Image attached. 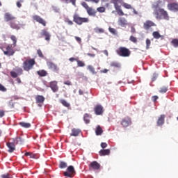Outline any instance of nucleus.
<instances>
[{"instance_id":"44","label":"nucleus","mask_w":178,"mask_h":178,"mask_svg":"<svg viewBox=\"0 0 178 178\" xmlns=\"http://www.w3.org/2000/svg\"><path fill=\"white\" fill-rule=\"evenodd\" d=\"M167 91H168V87L163 86L160 88L159 92H161V94H165V92H166Z\"/></svg>"},{"instance_id":"36","label":"nucleus","mask_w":178,"mask_h":178,"mask_svg":"<svg viewBox=\"0 0 178 178\" xmlns=\"http://www.w3.org/2000/svg\"><path fill=\"white\" fill-rule=\"evenodd\" d=\"M171 44L174 48H178V39L177 38L172 39L171 41Z\"/></svg>"},{"instance_id":"61","label":"nucleus","mask_w":178,"mask_h":178,"mask_svg":"<svg viewBox=\"0 0 178 178\" xmlns=\"http://www.w3.org/2000/svg\"><path fill=\"white\" fill-rule=\"evenodd\" d=\"M87 55H88V56H90V58H95V54H94L88 53Z\"/></svg>"},{"instance_id":"47","label":"nucleus","mask_w":178,"mask_h":178,"mask_svg":"<svg viewBox=\"0 0 178 178\" xmlns=\"http://www.w3.org/2000/svg\"><path fill=\"white\" fill-rule=\"evenodd\" d=\"M0 91H1L2 92H6V91H8V89L5 86H3L2 83H0Z\"/></svg>"},{"instance_id":"1","label":"nucleus","mask_w":178,"mask_h":178,"mask_svg":"<svg viewBox=\"0 0 178 178\" xmlns=\"http://www.w3.org/2000/svg\"><path fill=\"white\" fill-rule=\"evenodd\" d=\"M165 6V2L159 0L152 4V8L154 9L153 11V15L155 16L157 20H167L169 21L170 17H169V13L165 9L162 8Z\"/></svg>"},{"instance_id":"45","label":"nucleus","mask_w":178,"mask_h":178,"mask_svg":"<svg viewBox=\"0 0 178 178\" xmlns=\"http://www.w3.org/2000/svg\"><path fill=\"white\" fill-rule=\"evenodd\" d=\"M1 178H13L12 175L9 173H6L1 175Z\"/></svg>"},{"instance_id":"11","label":"nucleus","mask_w":178,"mask_h":178,"mask_svg":"<svg viewBox=\"0 0 178 178\" xmlns=\"http://www.w3.org/2000/svg\"><path fill=\"white\" fill-rule=\"evenodd\" d=\"M156 26V24L151 20H147L143 24V29L145 30H149L151 27H155Z\"/></svg>"},{"instance_id":"54","label":"nucleus","mask_w":178,"mask_h":178,"mask_svg":"<svg viewBox=\"0 0 178 178\" xmlns=\"http://www.w3.org/2000/svg\"><path fill=\"white\" fill-rule=\"evenodd\" d=\"M65 22L67 23V24H69L70 26H73V21L69 19H66Z\"/></svg>"},{"instance_id":"15","label":"nucleus","mask_w":178,"mask_h":178,"mask_svg":"<svg viewBox=\"0 0 178 178\" xmlns=\"http://www.w3.org/2000/svg\"><path fill=\"white\" fill-rule=\"evenodd\" d=\"M131 124V119L129 117H125L121 120L122 127H129Z\"/></svg>"},{"instance_id":"26","label":"nucleus","mask_w":178,"mask_h":178,"mask_svg":"<svg viewBox=\"0 0 178 178\" xmlns=\"http://www.w3.org/2000/svg\"><path fill=\"white\" fill-rule=\"evenodd\" d=\"M165 123V115H161L157 120V126H163Z\"/></svg>"},{"instance_id":"35","label":"nucleus","mask_w":178,"mask_h":178,"mask_svg":"<svg viewBox=\"0 0 178 178\" xmlns=\"http://www.w3.org/2000/svg\"><path fill=\"white\" fill-rule=\"evenodd\" d=\"M87 69L92 74H97V72H95V68H94V67L92 65H88Z\"/></svg>"},{"instance_id":"33","label":"nucleus","mask_w":178,"mask_h":178,"mask_svg":"<svg viewBox=\"0 0 178 178\" xmlns=\"http://www.w3.org/2000/svg\"><path fill=\"white\" fill-rule=\"evenodd\" d=\"M152 36L156 40H159V38H161L162 37V35H161V33H159L158 31H154L152 33Z\"/></svg>"},{"instance_id":"46","label":"nucleus","mask_w":178,"mask_h":178,"mask_svg":"<svg viewBox=\"0 0 178 178\" xmlns=\"http://www.w3.org/2000/svg\"><path fill=\"white\" fill-rule=\"evenodd\" d=\"M108 31L110 33H111V34H113L114 35H116L117 34V31L116 29H115V28H108Z\"/></svg>"},{"instance_id":"28","label":"nucleus","mask_w":178,"mask_h":178,"mask_svg":"<svg viewBox=\"0 0 178 178\" xmlns=\"http://www.w3.org/2000/svg\"><path fill=\"white\" fill-rule=\"evenodd\" d=\"M37 74L40 76V77H45L48 74V72L44 70H41L39 71H37Z\"/></svg>"},{"instance_id":"16","label":"nucleus","mask_w":178,"mask_h":178,"mask_svg":"<svg viewBox=\"0 0 178 178\" xmlns=\"http://www.w3.org/2000/svg\"><path fill=\"white\" fill-rule=\"evenodd\" d=\"M47 65L50 70H53V72H59V67L52 61H48Z\"/></svg>"},{"instance_id":"58","label":"nucleus","mask_w":178,"mask_h":178,"mask_svg":"<svg viewBox=\"0 0 178 178\" xmlns=\"http://www.w3.org/2000/svg\"><path fill=\"white\" fill-rule=\"evenodd\" d=\"M64 84L65 86H72V82L70 81H64Z\"/></svg>"},{"instance_id":"19","label":"nucleus","mask_w":178,"mask_h":178,"mask_svg":"<svg viewBox=\"0 0 178 178\" xmlns=\"http://www.w3.org/2000/svg\"><path fill=\"white\" fill-rule=\"evenodd\" d=\"M94 111L95 115H102L104 113V107L102 105L98 104L95 106Z\"/></svg>"},{"instance_id":"59","label":"nucleus","mask_w":178,"mask_h":178,"mask_svg":"<svg viewBox=\"0 0 178 178\" xmlns=\"http://www.w3.org/2000/svg\"><path fill=\"white\" fill-rule=\"evenodd\" d=\"M131 33H132V34L136 33V28H134V26L131 27Z\"/></svg>"},{"instance_id":"52","label":"nucleus","mask_w":178,"mask_h":178,"mask_svg":"<svg viewBox=\"0 0 178 178\" xmlns=\"http://www.w3.org/2000/svg\"><path fill=\"white\" fill-rule=\"evenodd\" d=\"M85 2H92L94 3H99V0H83Z\"/></svg>"},{"instance_id":"18","label":"nucleus","mask_w":178,"mask_h":178,"mask_svg":"<svg viewBox=\"0 0 178 178\" xmlns=\"http://www.w3.org/2000/svg\"><path fill=\"white\" fill-rule=\"evenodd\" d=\"M101 165L97 161H92L89 165L90 170H99Z\"/></svg>"},{"instance_id":"57","label":"nucleus","mask_w":178,"mask_h":178,"mask_svg":"<svg viewBox=\"0 0 178 178\" xmlns=\"http://www.w3.org/2000/svg\"><path fill=\"white\" fill-rule=\"evenodd\" d=\"M101 147L102 148H106V147H108V144L106 143H102Z\"/></svg>"},{"instance_id":"6","label":"nucleus","mask_w":178,"mask_h":178,"mask_svg":"<svg viewBox=\"0 0 178 178\" xmlns=\"http://www.w3.org/2000/svg\"><path fill=\"white\" fill-rule=\"evenodd\" d=\"M73 22H74V23L79 26H81L83 23H88L89 19L87 17H81L79 15V14L75 13L73 15Z\"/></svg>"},{"instance_id":"64","label":"nucleus","mask_w":178,"mask_h":178,"mask_svg":"<svg viewBox=\"0 0 178 178\" xmlns=\"http://www.w3.org/2000/svg\"><path fill=\"white\" fill-rule=\"evenodd\" d=\"M17 8H22V3L20 1H17Z\"/></svg>"},{"instance_id":"38","label":"nucleus","mask_w":178,"mask_h":178,"mask_svg":"<svg viewBox=\"0 0 178 178\" xmlns=\"http://www.w3.org/2000/svg\"><path fill=\"white\" fill-rule=\"evenodd\" d=\"M76 63L78 67H84V66H86V63H84V61L80 60L79 58L76 60Z\"/></svg>"},{"instance_id":"23","label":"nucleus","mask_w":178,"mask_h":178,"mask_svg":"<svg viewBox=\"0 0 178 178\" xmlns=\"http://www.w3.org/2000/svg\"><path fill=\"white\" fill-rule=\"evenodd\" d=\"M99 154L100 156H105L106 155H111V149H101L99 152Z\"/></svg>"},{"instance_id":"30","label":"nucleus","mask_w":178,"mask_h":178,"mask_svg":"<svg viewBox=\"0 0 178 178\" xmlns=\"http://www.w3.org/2000/svg\"><path fill=\"white\" fill-rule=\"evenodd\" d=\"M104 133V130H102V128L101 126L98 125L95 130V134L96 136H101Z\"/></svg>"},{"instance_id":"31","label":"nucleus","mask_w":178,"mask_h":178,"mask_svg":"<svg viewBox=\"0 0 178 178\" xmlns=\"http://www.w3.org/2000/svg\"><path fill=\"white\" fill-rule=\"evenodd\" d=\"M10 38L13 41V45L15 48V47H17V38L15 36V35H10Z\"/></svg>"},{"instance_id":"34","label":"nucleus","mask_w":178,"mask_h":178,"mask_svg":"<svg viewBox=\"0 0 178 178\" xmlns=\"http://www.w3.org/2000/svg\"><path fill=\"white\" fill-rule=\"evenodd\" d=\"M94 30L95 33H97V34H102L103 33H105V30L102 28L96 27Z\"/></svg>"},{"instance_id":"5","label":"nucleus","mask_w":178,"mask_h":178,"mask_svg":"<svg viewBox=\"0 0 178 178\" xmlns=\"http://www.w3.org/2000/svg\"><path fill=\"white\" fill-rule=\"evenodd\" d=\"M81 5L84 8V9H86L88 16L95 17L97 15V10L92 7H90L86 2L83 1L81 3Z\"/></svg>"},{"instance_id":"51","label":"nucleus","mask_w":178,"mask_h":178,"mask_svg":"<svg viewBox=\"0 0 178 178\" xmlns=\"http://www.w3.org/2000/svg\"><path fill=\"white\" fill-rule=\"evenodd\" d=\"M37 54L40 58H44V54H42L41 49H38Z\"/></svg>"},{"instance_id":"29","label":"nucleus","mask_w":178,"mask_h":178,"mask_svg":"<svg viewBox=\"0 0 178 178\" xmlns=\"http://www.w3.org/2000/svg\"><path fill=\"white\" fill-rule=\"evenodd\" d=\"M19 126H21V127H24V129H29L30 127H31V124L29 123V122H21L19 123Z\"/></svg>"},{"instance_id":"49","label":"nucleus","mask_w":178,"mask_h":178,"mask_svg":"<svg viewBox=\"0 0 178 178\" xmlns=\"http://www.w3.org/2000/svg\"><path fill=\"white\" fill-rule=\"evenodd\" d=\"M129 40L131 41V42H134V44H136V42H137V38L131 35L129 38Z\"/></svg>"},{"instance_id":"41","label":"nucleus","mask_w":178,"mask_h":178,"mask_svg":"<svg viewBox=\"0 0 178 178\" xmlns=\"http://www.w3.org/2000/svg\"><path fill=\"white\" fill-rule=\"evenodd\" d=\"M62 2H65V3H72L73 6H76V0H61Z\"/></svg>"},{"instance_id":"48","label":"nucleus","mask_w":178,"mask_h":178,"mask_svg":"<svg viewBox=\"0 0 178 178\" xmlns=\"http://www.w3.org/2000/svg\"><path fill=\"white\" fill-rule=\"evenodd\" d=\"M122 6L125 8V9H133V7H131V5L127 3H124L122 4Z\"/></svg>"},{"instance_id":"40","label":"nucleus","mask_w":178,"mask_h":178,"mask_svg":"<svg viewBox=\"0 0 178 178\" xmlns=\"http://www.w3.org/2000/svg\"><path fill=\"white\" fill-rule=\"evenodd\" d=\"M110 66L111 67H118V68H119V67H120V63H119L116 61H113L110 63Z\"/></svg>"},{"instance_id":"63","label":"nucleus","mask_w":178,"mask_h":178,"mask_svg":"<svg viewBox=\"0 0 178 178\" xmlns=\"http://www.w3.org/2000/svg\"><path fill=\"white\" fill-rule=\"evenodd\" d=\"M16 81L18 83V84H22V79H20V78H17Z\"/></svg>"},{"instance_id":"14","label":"nucleus","mask_w":178,"mask_h":178,"mask_svg":"<svg viewBox=\"0 0 178 178\" xmlns=\"http://www.w3.org/2000/svg\"><path fill=\"white\" fill-rule=\"evenodd\" d=\"M16 143H15V142H8L6 143V145L8 148V152H9V154H12L13 152H15V151H16Z\"/></svg>"},{"instance_id":"62","label":"nucleus","mask_w":178,"mask_h":178,"mask_svg":"<svg viewBox=\"0 0 178 178\" xmlns=\"http://www.w3.org/2000/svg\"><path fill=\"white\" fill-rule=\"evenodd\" d=\"M108 72H109L108 69H104L103 70H101L100 73H108Z\"/></svg>"},{"instance_id":"37","label":"nucleus","mask_w":178,"mask_h":178,"mask_svg":"<svg viewBox=\"0 0 178 178\" xmlns=\"http://www.w3.org/2000/svg\"><path fill=\"white\" fill-rule=\"evenodd\" d=\"M90 115L88 113H86L83 116V120L86 124H88L90 123Z\"/></svg>"},{"instance_id":"12","label":"nucleus","mask_w":178,"mask_h":178,"mask_svg":"<svg viewBox=\"0 0 178 178\" xmlns=\"http://www.w3.org/2000/svg\"><path fill=\"white\" fill-rule=\"evenodd\" d=\"M49 87L54 92H58L59 91V86H58V81H52L49 83Z\"/></svg>"},{"instance_id":"55","label":"nucleus","mask_w":178,"mask_h":178,"mask_svg":"<svg viewBox=\"0 0 178 178\" xmlns=\"http://www.w3.org/2000/svg\"><path fill=\"white\" fill-rule=\"evenodd\" d=\"M3 116H5V111L0 110V118H3Z\"/></svg>"},{"instance_id":"9","label":"nucleus","mask_w":178,"mask_h":178,"mask_svg":"<svg viewBox=\"0 0 178 178\" xmlns=\"http://www.w3.org/2000/svg\"><path fill=\"white\" fill-rule=\"evenodd\" d=\"M14 70L15 71H11L10 72V74L13 79H16L18 76H22V74H23V69L21 67H16V69Z\"/></svg>"},{"instance_id":"42","label":"nucleus","mask_w":178,"mask_h":178,"mask_svg":"<svg viewBox=\"0 0 178 178\" xmlns=\"http://www.w3.org/2000/svg\"><path fill=\"white\" fill-rule=\"evenodd\" d=\"M59 168L60 169H65V168H67V163L65 161H60V165H59Z\"/></svg>"},{"instance_id":"50","label":"nucleus","mask_w":178,"mask_h":178,"mask_svg":"<svg viewBox=\"0 0 178 178\" xmlns=\"http://www.w3.org/2000/svg\"><path fill=\"white\" fill-rule=\"evenodd\" d=\"M149 45H151V40L149 39L146 40V49H149Z\"/></svg>"},{"instance_id":"2","label":"nucleus","mask_w":178,"mask_h":178,"mask_svg":"<svg viewBox=\"0 0 178 178\" xmlns=\"http://www.w3.org/2000/svg\"><path fill=\"white\" fill-rule=\"evenodd\" d=\"M111 3L114 5L115 11L119 16H124V13L122 10V5H123V0H111Z\"/></svg>"},{"instance_id":"13","label":"nucleus","mask_w":178,"mask_h":178,"mask_svg":"<svg viewBox=\"0 0 178 178\" xmlns=\"http://www.w3.org/2000/svg\"><path fill=\"white\" fill-rule=\"evenodd\" d=\"M33 20L39 23V24H42V26H43L44 27L47 26V22L45 21V19H42L41 17L38 15H33Z\"/></svg>"},{"instance_id":"56","label":"nucleus","mask_w":178,"mask_h":178,"mask_svg":"<svg viewBox=\"0 0 178 178\" xmlns=\"http://www.w3.org/2000/svg\"><path fill=\"white\" fill-rule=\"evenodd\" d=\"M158 96L156 95H154V96H152V100L153 101V102H156V100L158 99Z\"/></svg>"},{"instance_id":"7","label":"nucleus","mask_w":178,"mask_h":178,"mask_svg":"<svg viewBox=\"0 0 178 178\" xmlns=\"http://www.w3.org/2000/svg\"><path fill=\"white\" fill-rule=\"evenodd\" d=\"M63 175L65 177H74V176H76V170H74V167L73 165L68 166L66 171L63 172Z\"/></svg>"},{"instance_id":"4","label":"nucleus","mask_w":178,"mask_h":178,"mask_svg":"<svg viewBox=\"0 0 178 178\" xmlns=\"http://www.w3.org/2000/svg\"><path fill=\"white\" fill-rule=\"evenodd\" d=\"M116 54L119 55V56H122L123 58H129L130 56L131 51L124 47H120L118 49L116 50Z\"/></svg>"},{"instance_id":"20","label":"nucleus","mask_w":178,"mask_h":178,"mask_svg":"<svg viewBox=\"0 0 178 178\" xmlns=\"http://www.w3.org/2000/svg\"><path fill=\"white\" fill-rule=\"evenodd\" d=\"M4 20L10 23V22L16 20V17L13 16L10 13H6L4 14Z\"/></svg>"},{"instance_id":"8","label":"nucleus","mask_w":178,"mask_h":178,"mask_svg":"<svg viewBox=\"0 0 178 178\" xmlns=\"http://www.w3.org/2000/svg\"><path fill=\"white\" fill-rule=\"evenodd\" d=\"M0 49L3 51L4 55L7 56H13L15 55V50L12 47V44L7 45L6 50L3 49V47H0Z\"/></svg>"},{"instance_id":"17","label":"nucleus","mask_w":178,"mask_h":178,"mask_svg":"<svg viewBox=\"0 0 178 178\" xmlns=\"http://www.w3.org/2000/svg\"><path fill=\"white\" fill-rule=\"evenodd\" d=\"M168 10L171 12H178V3H170L167 5Z\"/></svg>"},{"instance_id":"43","label":"nucleus","mask_w":178,"mask_h":178,"mask_svg":"<svg viewBox=\"0 0 178 178\" xmlns=\"http://www.w3.org/2000/svg\"><path fill=\"white\" fill-rule=\"evenodd\" d=\"M106 10L105 7L102 6L97 8V11L99 12V13H104Z\"/></svg>"},{"instance_id":"39","label":"nucleus","mask_w":178,"mask_h":178,"mask_svg":"<svg viewBox=\"0 0 178 178\" xmlns=\"http://www.w3.org/2000/svg\"><path fill=\"white\" fill-rule=\"evenodd\" d=\"M60 103L62 104V105H63V106H65V108H69L70 106V104H69L65 99H60Z\"/></svg>"},{"instance_id":"60","label":"nucleus","mask_w":178,"mask_h":178,"mask_svg":"<svg viewBox=\"0 0 178 178\" xmlns=\"http://www.w3.org/2000/svg\"><path fill=\"white\" fill-rule=\"evenodd\" d=\"M74 38H75L76 41H77V42H81V38L75 36Z\"/></svg>"},{"instance_id":"53","label":"nucleus","mask_w":178,"mask_h":178,"mask_svg":"<svg viewBox=\"0 0 178 178\" xmlns=\"http://www.w3.org/2000/svg\"><path fill=\"white\" fill-rule=\"evenodd\" d=\"M79 59V58H74V57H71L69 58L70 62H77V60Z\"/></svg>"},{"instance_id":"21","label":"nucleus","mask_w":178,"mask_h":178,"mask_svg":"<svg viewBox=\"0 0 178 178\" xmlns=\"http://www.w3.org/2000/svg\"><path fill=\"white\" fill-rule=\"evenodd\" d=\"M41 37H44L46 41H51V33L45 29H42L40 33Z\"/></svg>"},{"instance_id":"24","label":"nucleus","mask_w":178,"mask_h":178,"mask_svg":"<svg viewBox=\"0 0 178 178\" xmlns=\"http://www.w3.org/2000/svg\"><path fill=\"white\" fill-rule=\"evenodd\" d=\"M80 133H81V130L74 128L72 129V133L70 134V136L73 137H77V136H79Z\"/></svg>"},{"instance_id":"32","label":"nucleus","mask_w":178,"mask_h":178,"mask_svg":"<svg viewBox=\"0 0 178 178\" xmlns=\"http://www.w3.org/2000/svg\"><path fill=\"white\" fill-rule=\"evenodd\" d=\"M25 156H29V158H32L33 159H37V154L31 152H26Z\"/></svg>"},{"instance_id":"10","label":"nucleus","mask_w":178,"mask_h":178,"mask_svg":"<svg viewBox=\"0 0 178 178\" xmlns=\"http://www.w3.org/2000/svg\"><path fill=\"white\" fill-rule=\"evenodd\" d=\"M9 26L13 30H20V29H22V24H20V22L15 19L9 22Z\"/></svg>"},{"instance_id":"22","label":"nucleus","mask_w":178,"mask_h":178,"mask_svg":"<svg viewBox=\"0 0 178 178\" xmlns=\"http://www.w3.org/2000/svg\"><path fill=\"white\" fill-rule=\"evenodd\" d=\"M13 142L15 145L19 144V145H22L24 144V139L22 138L21 137H17L13 139Z\"/></svg>"},{"instance_id":"3","label":"nucleus","mask_w":178,"mask_h":178,"mask_svg":"<svg viewBox=\"0 0 178 178\" xmlns=\"http://www.w3.org/2000/svg\"><path fill=\"white\" fill-rule=\"evenodd\" d=\"M35 65V60L34 58H31L29 60H26L23 63L22 67L25 72H30Z\"/></svg>"},{"instance_id":"27","label":"nucleus","mask_w":178,"mask_h":178,"mask_svg":"<svg viewBox=\"0 0 178 178\" xmlns=\"http://www.w3.org/2000/svg\"><path fill=\"white\" fill-rule=\"evenodd\" d=\"M35 101L37 104H44V101H45V97L42 95H37L35 97Z\"/></svg>"},{"instance_id":"25","label":"nucleus","mask_w":178,"mask_h":178,"mask_svg":"<svg viewBox=\"0 0 178 178\" xmlns=\"http://www.w3.org/2000/svg\"><path fill=\"white\" fill-rule=\"evenodd\" d=\"M118 24L119 26H127V20L124 17H120L118 19Z\"/></svg>"}]
</instances>
